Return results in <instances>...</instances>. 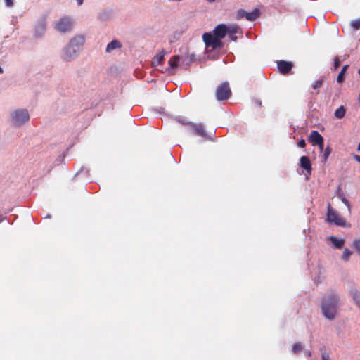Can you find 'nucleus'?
<instances>
[{
    "instance_id": "6",
    "label": "nucleus",
    "mask_w": 360,
    "mask_h": 360,
    "mask_svg": "<svg viewBox=\"0 0 360 360\" xmlns=\"http://www.w3.org/2000/svg\"><path fill=\"white\" fill-rule=\"evenodd\" d=\"M72 25V19L69 17H63L56 24L55 28L58 32L65 33L71 30Z\"/></svg>"
},
{
    "instance_id": "28",
    "label": "nucleus",
    "mask_w": 360,
    "mask_h": 360,
    "mask_svg": "<svg viewBox=\"0 0 360 360\" xmlns=\"http://www.w3.org/2000/svg\"><path fill=\"white\" fill-rule=\"evenodd\" d=\"M229 30L227 34H235L238 32L239 28L237 26H228Z\"/></svg>"
},
{
    "instance_id": "26",
    "label": "nucleus",
    "mask_w": 360,
    "mask_h": 360,
    "mask_svg": "<svg viewBox=\"0 0 360 360\" xmlns=\"http://www.w3.org/2000/svg\"><path fill=\"white\" fill-rule=\"evenodd\" d=\"M302 349V344H300L299 342L295 343L292 345V350L294 354H297V353L301 352Z\"/></svg>"
},
{
    "instance_id": "4",
    "label": "nucleus",
    "mask_w": 360,
    "mask_h": 360,
    "mask_svg": "<svg viewBox=\"0 0 360 360\" xmlns=\"http://www.w3.org/2000/svg\"><path fill=\"white\" fill-rule=\"evenodd\" d=\"M231 95V91L227 82L220 84L216 89V98L217 101H226Z\"/></svg>"
},
{
    "instance_id": "3",
    "label": "nucleus",
    "mask_w": 360,
    "mask_h": 360,
    "mask_svg": "<svg viewBox=\"0 0 360 360\" xmlns=\"http://www.w3.org/2000/svg\"><path fill=\"white\" fill-rule=\"evenodd\" d=\"M326 220L328 223L335 224L338 226L345 227L347 226L345 220L331 207L330 204L328 205Z\"/></svg>"
},
{
    "instance_id": "33",
    "label": "nucleus",
    "mask_w": 360,
    "mask_h": 360,
    "mask_svg": "<svg viewBox=\"0 0 360 360\" xmlns=\"http://www.w3.org/2000/svg\"><path fill=\"white\" fill-rule=\"evenodd\" d=\"M336 195L338 197V198L341 199L342 198L345 197V194L344 193L342 192L340 186L338 187V190H337V192H336Z\"/></svg>"
},
{
    "instance_id": "35",
    "label": "nucleus",
    "mask_w": 360,
    "mask_h": 360,
    "mask_svg": "<svg viewBox=\"0 0 360 360\" xmlns=\"http://www.w3.org/2000/svg\"><path fill=\"white\" fill-rule=\"evenodd\" d=\"M340 65V61L339 58L337 56L334 59V68H335V69L338 68Z\"/></svg>"
},
{
    "instance_id": "36",
    "label": "nucleus",
    "mask_w": 360,
    "mask_h": 360,
    "mask_svg": "<svg viewBox=\"0 0 360 360\" xmlns=\"http://www.w3.org/2000/svg\"><path fill=\"white\" fill-rule=\"evenodd\" d=\"M5 5L7 6V7H13V5H14V0H5Z\"/></svg>"
},
{
    "instance_id": "30",
    "label": "nucleus",
    "mask_w": 360,
    "mask_h": 360,
    "mask_svg": "<svg viewBox=\"0 0 360 360\" xmlns=\"http://www.w3.org/2000/svg\"><path fill=\"white\" fill-rule=\"evenodd\" d=\"M341 201L347 207L348 211L350 213L351 212V205L349 200L345 198V196L340 199Z\"/></svg>"
},
{
    "instance_id": "39",
    "label": "nucleus",
    "mask_w": 360,
    "mask_h": 360,
    "mask_svg": "<svg viewBox=\"0 0 360 360\" xmlns=\"http://www.w3.org/2000/svg\"><path fill=\"white\" fill-rule=\"evenodd\" d=\"M228 35L231 41H236L237 40V37L235 34H228Z\"/></svg>"
},
{
    "instance_id": "25",
    "label": "nucleus",
    "mask_w": 360,
    "mask_h": 360,
    "mask_svg": "<svg viewBox=\"0 0 360 360\" xmlns=\"http://www.w3.org/2000/svg\"><path fill=\"white\" fill-rule=\"evenodd\" d=\"M350 25L354 30H359L360 29V17L357 19L352 20L351 22Z\"/></svg>"
},
{
    "instance_id": "42",
    "label": "nucleus",
    "mask_w": 360,
    "mask_h": 360,
    "mask_svg": "<svg viewBox=\"0 0 360 360\" xmlns=\"http://www.w3.org/2000/svg\"><path fill=\"white\" fill-rule=\"evenodd\" d=\"M255 103L258 105V106H261L262 105V101L260 100H255Z\"/></svg>"
},
{
    "instance_id": "21",
    "label": "nucleus",
    "mask_w": 360,
    "mask_h": 360,
    "mask_svg": "<svg viewBox=\"0 0 360 360\" xmlns=\"http://www.w3.org/2000/svg\"><path fill=\"white\" fill-rule=\"evenodd\" d=\"M350 294L355 301L356 304L360 308V292L356 289H352L350 291Z\"/></svg>"
},
{
    "instance_id": "16",
    "label": "nucleus",
    "mask_w": 360,
    "mask_h": 360,
    "mask_svg": "<svg viewBox=\"0 0 360 360\" xmlns=\"http://www.w3.org/2000/svg\"><path fill=\"white\" fill-rule=\"evenodd\" d=\"M300 165L303 169L306 170L307 174H311L312 168L309 157L302 156L300 159Z\"/></svg>"
},
{
    "instance_id": "40",
    "label": "nucleus",
    "mask_w": 360,
    "mask_h": 360,
    "mask_svg": "<svg viewBox=\"0 0 360 360\" xmlns=\"http://www.w3.org/2000/svg\"><path fill=\"white\" fill-rule=\"evenodd\" d=\"M354 159L357 161L358 162L360 163V156L359 155H354Z\"/></svg>"
},
{
    "instance_id": "17",
    "label": "nucleus",
    "mask_w": 360,
    "mask_h": 360,
    "mask_svg": "<svg viewBox=\"0 0 360 360\" xmlns=\"http://www.w3.org/2000/svg\"><path fill=\"white\" fill-rule=\"evenodd\" d=\"M329 240L332 243L333 247L335 249H341L345 244L344 238H338L335 236H330Z\"/></svg>"
},
{
    "instance_id": "24",
    "label": "nucleus",
    "mask_w": 360,
    "mask_h": 360,
    "mask_svg": "<svg viewBox=\"0 0 360 360\" xmlns=\"http://www.w3.org/2000/svg\"><path fill=\"white\" fill-rule=\"evenodd\" d=\"M352 252L351 250H349V249L347 248H345L343 251V253H342V259L344 260V261H348L350 256L352 255Z\"/></svg>"
},
{
    "instance_id": "8",
    "label": "nucleus",
    "mask_w": 360,
    "mask_h": 360,
    "mask_svg": "<svg viewBox=\"0 0 360 360\" xmlns=\"http://www.w3.org/2000/svg\"><path fill=\"white\" fill-rule=\"evenodd\" d=\"M178 121L181 122L183 124H187L188 126V130L193 131L195 134L204 138H207V133L205 130L204 126L202 124H195L191 122H185L180 119Z\"/></svg>"
},
{
    "instance_id": "34",
    "label": "nucleus",
    "mask_w": 360,
    "mask_h": 360,
    "mask_svg": "<svg viewBox=\"0 0 360 360\" xmlns=\"http://www.w3.org/2000/svg\"><path fill=\"white\" fill-rule=\"evenodd\" d=\"M85 170V174L87 175L88 173H89V171L88 169H85L84 167H82L75 174V177H77V176L80 175L81 174H82Z\"/></svg>"
},
{
    "instance_id": "13",
    "label": "nucleus",
    "mask_w": 360,
    "mask_h": 360,
    "mask_svg": "<svg viewBox=\"0 0 360 360\" xmlns=\"http://www.w3.org/2000/svg\"><path fill=\"white\" fill-rule=\"evenodd\" d=\"M169 68H168V74L169 75H174L176 72L175 70L178 66L181 67V60L180 56L175 55L173 56L168 62Z\"/></svg>"
},
{
    "instance_id": "14",
    "label": "nucleus",
    "mask_w": 360,
    "mask_h": 360,
    "mask_svg": "<svg viewBox=\"0 0 360 360\" xmlns=\"http://www.w3.org/2000/svg\"><path fill=\"white\" fill-rule=\"evenodd\" d=\"M84 42L85 38L83 35H77L70 39L68 44L80 51Z\"/></svg>"
},
{
    "instance_id": "27",
    "label": "nucleus",
    "mask_w": 360,
    "mask_h": 360,
    "mask_svg": "<svg viewBox=\"0 0 360 360\" xmlns=\"http://www.w3.org/2000/svg\"><path fill=\"white\" fill-rule=\"evenodd\" d=\"M331 153V148L329 146H328L325 150H324V152H323V162H326V160L328 159L329 155Z\"/></svg>"
},
{
    "instance_id": "5",
    "label": "nucleus",
    "mask_w": 360,
    "mask_h": 360,
    "mask_svg": "<svg viewBox=\"0 0 360 360\" xmlns=\"http://www.w3.org/2000/svg\"><path fill=\"white\" fill-rule=\"evenodd\" d=\"M202 39L207 47H212L213 49H216L221 46V41L217 39L213 32L204 33Z\"/></svg>"
},
{
    "instance_id": "44",
    "label": "nucleus",
    "mask_w": 360,
    "mask_h": 360,
    "mask_svg": "<svg viewBox=\"0 0 360 360\" xmlns=\"http://www.w3.org/2000/svg\"><path fill=\"white\" fill-rule=\"evenodd\" d=\"M207 3L212 4L216 0H205Z\"/></svg>"
},
{
    "instance_id": "20",
    "label": "nucleus",
    "mask_w": 360,
    "mask_h": 360,
    "mask_svg": "<svg viewBox=\"0 0 360 360\" xmlns=\"http://www.w3.org/2000/svg\"><path fill=\"white\" fill-rule=\"evenodd\" d=\"M181 68L187 70L191 64V60L186 56H180Z\"/></svg>"
},
{
    "instance_id": "31",
    "label": "nucleus",
    "mask_w": 360,
    "mask_h": 360,
    "mask_svg": "<svg viewBox=\"0 0 360 360\" xmlns=\"http://www.w3.org/2000/svg\"><path fill=\"white\" fill-rule=\"evenodd\" d=\"M321 360H331L329 354L324 349L321 353Z\"/></svg>"
},
{
    "instance_id": "18",
    "label": "nucleus",
    "mask_w": 360,
    "mask_h": 360,
    "mask_svg": "<svg viewBox=\"0 0 360 360\" xmlns=\"http://www.w3.org/2000/svg\"><path fill=\"white\" fill-rule=\"evenodd\" d=\"M166 54V52L164 50H162L160 52L157 53L152 59V65L153 66H158L159 65L161 62L164 59V56Z\"/></svg>"
},
{
    "instance_id": "2",
    "label": "nucleus",
    "mask_w": 360,
    "mask_h": 360,
    "mask_svg": "<svg viewBox=\"0 0 360 360\" xmlns=\"http://www.w3.org/2000/svg\"><path fill=\"white\" fill-rule=\"evenodd\" d=\"M30 114L27 109L19 108L10 112V123L12 126L19 127L27 122Z\"/></svg>"
},
{
    "instance_id": "1",
    "label": "nucleus",
    "mask_w": 360,
    "mask_h": 360,
    "mask_svg": "<svg viewBox=\"0 0 360 360\" xmlns=\"http://www.w3.org/2000/svg\"><path fill=\"white\" fill-rule=\"evenodd\" d=\"M339 297L333 294L325 297L322 301L321 310L323 316L328 320L335 319L338 307L339 306Z\"/></svg>"
},
{
    "instance_id": "48",
    "label": "nucleus",
    "mask_w": 360,
    "mask_h": 360,
    "mask_svg": "<svg viewBox=\"0 0 360 360\" xmlns=\"http://www.w3.org/2000/svg\"><path fill=\"white\" fill-rule=\"evenodd\" d=\"M359 75L360 77V69L358 70Z\"/></svg>"
},
{
    "instance_id": "7",
    "label": "nucleus",
    "mask_w": 360,
    "mask_h": 360,
    "mask_svg": "<svg viewBox=\"0 0 360 360\" xmlns=\"http://www.w3.org/2000/svg\"><path fill=\"white\" fill-rule=\"evenodd\" d=\"M260 12L258 8H255L252 12H247L243 9H239L237 11L236 18L238 20L245 18L249 21L255 20L259 15Z\"/></svg>"
},
{
    "instance_id": "37",
    "label": "nucleus",
    "mask_w": 360,
    "mask_h": 360,
    "mask_svg": "<svg viewBox=\"0 0 360 360\" xmlns=\"http://www.w3.org/2000/svg\"><path fill=\"white\" fill-rule=\"evenodd\" d=\"M297 146L298 147L300 148H304L305 146H306V142L304 139H300L298 143H297Z\"/></svg>"
},
{
    "instance_id": "10",
    "label": "nucleus",
    "mask_w": 360,
    "mask_h": 360,
    "mask_svg": "<svg viewBox=\"0 0 360 360\" xmlns=\"http://www.w3.org/2000/svg\"><path fill=\"white\" fill-rule=\"evenodd\" d=\"M79 51L68 44L63 50L62 58L65 61L74 60L78 55Z\"/></svg>"
},
{
    "instance_id": "49",
    "label": "nucleus",
    "mask_w": 360,
    "mask_h": 360,
    "mask_svg": "<svg viewBox=\"0 0 360 360\" xmlns=\"http://www.w3.org/2000/svg\"><path fill=\"white\" fill-rule=\"evenodd\" d=\"M50 217H51V216H50L49 214H48L46 217V218H50Z\"/></svg>"
},
{
    "instance_id": "41",
    "label": "nucleus",
    "mask_w": 360,
    "mask_h": 360,
    "mask_svg": "<svg viewBox=\"0 0 360 360\" xmlns=\"http://www.w3.org/2000/svg\"><path fill=\"white\" fill-rule=\"evenodd\" d=\"M305 354L307 355V356L310 357L311 356V352L309 350H307L305 352Z\"/></svg>"
},
{
    "instance_id": "50",
    "label": "nucleus",
    "mask_w": 360,
    "mask_h": 360,
    "mask_svg": "<svg viewBox=\"0 0 360 360\" xmlns=\"http://www.w3.org/2000/svg\"><path fill=\"white\" fill-rule=\"evenodd\" d=\"M359 101L360 102V93H359Z\"/></svg>"
},
{
    "instance_id": "23",
    "label": "nucleus",
    "mask_w": 360,
    "mask_h": 360,
    "mask_svg": "<svg viewBox=\"0 0 360 360\" xmlns=\"http://www.w3.org/2000/svg\"><path fill=\"white\" fill-rule=\"evenodd\" d=\"M345 109L343 106H340L335 111V116L338 119H341L345 116Z\"/></svg>"
},
{
    "instance_id": "47",
    "label": "nucleus",
    "mask_w": 360,
    "mask_h": 360,
    "mask_svg": "<svg viewBox=\"0 0 360 360\" xmlns=\"http://www.w3.org/2000/svg\"><path fill=\"white\" fill-rule=\"evenodd\" d=\"M167 1H169V2H171V1H176V0H167Z\"/></svg>"
},
{
    "instance_id": "22",
    "label": "nucleus",
    "mask_w": 360,
    "mask_h": 360,
    "mask_svg": "<svg viewBox=\"0 0 360 360\" xmlns=\"http://www.w3.org/2000/svg\"><path fill=\"white\" fill-rule=\"evenodd\" d=\"M348 67H349L348 65H345L342 68V70L340 72V73L338 74V77H337V82L338 83H342L345 80V74Z\"/></svg>"
},
{
    "instance_id": "43",
    "label": "nucleus",
    "mask_w": 360,
    "mask_h": 360,
    "mask_svg": "<svg viewBox=\"0 0 360 360\" xmlns=\"http://www.w3.org/2000/svg\"><path fill=\"white\" fill-rule=\"evenodd\" d=\"M84 0H76L78 6H81L83 4Z\"/></svg>"
},
{
    "instance_id": "45",
    "label": "nucleus",
    "mask_w": 360,
    "mask_h": 360,
    "mask_svg": "<svg viewBox=\"0 0 360 360\" xmlns=\"http://www.w3.org/2000/svg\"><path fill=\"white\" fill-rule=\"evenodd\" d=\"M4 73V69L1 68V66L0 65V75L3 74Z\"/></svg>"
},
{
    "instance_id": "11",
    "label": "nucleus",
    "mask_w": 360,
    "mask_h": 360,
    "mask_svg": "<svg viewBox=\"0 0 360 360\" xmlns=\"http://www.w3.org/2000/svg\"><path fill=\"white\" fill-rule=\"evenodd\" d=\"M309 141L314 146L317 145L321 150H323L324 139L317 131H312L311 132L309 136Z\"/></svg>"
},
{
    "instance_id": "32",
    "label": "nucleus",
    "mask_w": 360,
    "mask_h": 360,
    "mask_svg": "<svg viewBox=\"0 0 360 360\" xmlns=\"http://www.w3.org/2000/svg\"><path fill=\"white\" fill-rule=\"evenodd\" d=\"M353 246L360 253V239L355 240L353 242Z\"/></svg>"
},
{
    "instance_id": "19",
    "label": "nucleus",
    "mask_w": 360,
    "mask_h": 360,
    "mask_svg": "<svg viewBox=\"0 0 360 360\" xmlns=\"http://www.w3.org/2000/svg\"><path fill=\"white\" fill-rule=\"evenodd\" d=\"M122 47V44L118 40H112L110 43L108 44L105 51L107 53H111L113 50L116 49H120Z\"/></svg>"
},
{
    "instance_id": "46",
    "label": "nucleus",
    "mask_w": 360,
    "mask_h": 360,
    "mask_svg": "<svg viewBox=\"0 0 360 360\" xmlns=\"http://www.w3.org/2000/svg\"><path fill=\"white\" fill-rule=\"evenodd\" d=\"M357 150H358L359 151L360 150V143H359V145H358V148H357Z\"/></svg>"
},
{
    "instance_id": "12",
    "label": "nucleus",
    "mask_w": 360,
    "mask_h": 360,
    "mask_svg": "<svg viewBox=\"0 0 360 360\" xmlns=\"http://www.w3.org/2000/svg\"><path fill=\"white\" fill-rule=\"evenodd\" d=\"M229 27L225 24H219L217 25L213 30L212 32L217 37V39L221 41V39L227 34Z\"/></svg>"
},
{
    "instance_id": "29",
    "label": "nucleus",
    "mask_w": 360,
    "mask_h": 360,
    "mask_svg": "<svg viewBox=\"0 0 360 360\" xmlns=\"http://www.w3.org/2000/svg\"><path fill=\"white\" fill-rule=\"evenodd\" d=\"M323 84V79H319V80H316L314 82V84H312V87L313 89H319Z\"/></svg>"
},
{
    "instance_id": "9",
    "label": "nucleus",
    "mask_w": 360,
    "mask_h": 360,
    "mask_svg": "<svg viewBox=\"0 0 360 360\" xmlns=\"http://www.w3.org/2000/svg\"><path fill=\"white\" fill-rule=\"evenodd\" d=\"M46 29V21L45 18H41L37 20L34 28V37L41 38L44 36Z\"/></svg>"
},
{
    "instance_id": "15",
    "label": "nucleus",
    "mask_w": 360,
    "mask_h": 360,
    "mask_svg": "<svg viewBox=\"0 0 360 360\" xmlns=\"http://www.w3.org/2000/svg\"><path fill=\"white\" fill-rule=\"evenodd\" d=\"M277 66L280 72L287 74L291 70L292 64L290 62L279 60L277 63Z\"/></svg>"
},
{
    "instance_id": "38",
    "label": "nucleus",
    "mask_w": 360,
    "mask_h": 360,
    "mask_svg": "<svg viewBox=\"0 0 360 360\" xmlns=\"http://www.w3.org/2000/svg\"><path fill=\"white\" fill-rule=\"evenodd\" d=\"M186 56L188 57L189 60H191V63L196 60L195 56L193 53L191 55H188V53H187Z\"/></svg>"
}]
</instances>
